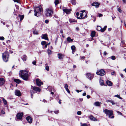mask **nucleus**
Listing matches in <instances>:
<instances>
[{
    "label": "nucleus",
    "mask_w": 126,
    "mask_h": 126,
    "mask_svg": "<svg viewBox=\"0 0 126 126\" xmlns=\"http://www.w3.org/2000/svg\"><path fill=\"white\" fill-rule=\"evenodd\" d=\"M34 15L38 17L41 15L43 13V9L41 5L35 8L34 9Z\"/></svg>",
    "instance_id": "f257e3e1"
},
{
    "label": "nucleus",
    "mask_w": 126,
    "mask_h": 126,
    "mask_svg": "<svg viewBox=\"0 0 126 126\" xmlns=\"http://www.w3.org/2000/svg\"><path fill=\"white\" fill-rule=\"evenodd\" d=\"M20 75L21 77L24 80H27L28 78V72L26 71L22 70L20 71Z\"/></svg>",
    "instance_id": "f03ea898"
},
{
    "label": "nucleus",
    "mask_w": 126,
    "mask_h": 126,
    "mask_svg": "<svg viewBox=\"0 0 126 126\" xmlns=\"http://www.w3.org/2000/svg\"><path fill=\"white\" fill-rule=\"evenodd\" d=\"M76 16L79 19H83L87 17V14L85 11H83L80 14L79 12H77L76 14Z\"/></svg>",
    "instance_id": "7ed1b4c3"
},
{
    "label": "nucleus",
    "mask_w": 126,
    "mask_h": 126,
    "mask_svg": "<svg viewBox=\"0 0 126 126\" xmlns=\"http://www.w3.org/2000/svg\"><path fill=\"white\" fill-rule=\"evenodd\" d=\"M53 14V10L51 8H47L45 11V14L47 16L51 17Z\"/></svg>",
    "instance_id": "20e7f679"
},
{
    "label": "nucleus",
    "mask_w": 126,
    "mask_h": 126,
    "mask_svg": "<svg viewBox=\"0 0 126 126\" xmlns=\"http://www.w3.org/2000/svg\"><path fill=\"white\" fill-rule=\"evenodd\" d=\"M9 56V53L7 51H5L2 54V58L4 62H6L8 61Z\"/></svg>",
    "instance_id": "39448f33"
},
{
    "label": "nucleus",
    "mask_w": 126,
    "mask_h": 126,
    "mask_svg": "<svg viewBox=\"0 0 126 126\" xmlns=\"http://www.w3.org/2000/svg\"><path fill=\"white\" fill-rule=\"evenodd\" d=\"M104 112L106 114L107 116H108L109 118H110L111 116L113 114V111L112 110H110L107 109H105Z\"/></svg>",
    "instance_id": "423d86ee"
},
{
    "label": "nucleus",
    "mask_w": 126,
    "mask_h": 126,
    "mask_svg": "<svg viewBox=\"0 0 126 126\" xmlns=\"http://www.w3.org/2000/svg\"><path fill=\"white\" fill-rule=\"evenodd\" d=\"M96 74L98 75L103 76L105 74V73L104 70L101 69L99 71H97Z\"/></svg>",
    "instance_id": "0eeeda50"
},
{
    "label": "nucleus",
    "mask_w": 126,
    "mask_h": 126,
    "mask_svg": "<svg viewBox=\"0 0 126 126\" xmlns=\"http://www.w3.org/2000/svg\"><path fill=\"white\" fill-rule=\"evenodd\" d=\"M36 82L37 85L39 86H40L42 84H43V82L41 80L39 79H36Z\"/></svg>",
    "instance_id": "6e6552de"
},
{
    "label": "nucleus",
    "mask_w": 126,
    "mask_h": 126,
    "mask_svg": "<svg viewBox=\"0 0 126 126\" xmlns=\"http://www.w3.org/2000/svg\"><path fill=\"white\" fill-rule=\"evenodd\" d=\"M23 115V114L22 113H17L16 116L17 119L18 120H20L22 119Z\"/></svg>",
    "instance_id": "1a4fd4ad"
},
{
    "label": "nucleus",
    "mask_w": 126,
    "mask_h": 126,
    "mask_svg": "<svg viewBox=\"0 0 126 126\" xmlns=\"http://www.w3.org/2000/svg\"><path fill=\"white\" fill-rule=\"evenodd\" d=\"M87 78L91 80L92 79L94 76V75L93 74H91L90 73H87L86 74Z\"/></svg>",
    "instance_id": "9d476101"
},
{
    "label": "nucleus",
    "mask_w": 126,
    "mask_h": 126,
    "mask_svg": "<svg viewBox=\"0 0 126 126\" xmlns=\"http://www.w3.org/2000/svg\"><path fill=\"white\" fill-rule=\"evenodd\" d=\"M15 95L18 96H20L21 95V93L20 91L18 90L15 91Z\"/></svg>",
    "instance_id": "9b49d317"
},
{
    "label": "nucleus",
    "mask_w": 126,
    "mask_h": 126,
    "mask_svg": "<svg viewBox=\"0 0 126 126\" xmlns=\"http://www.w3.org/2000/svg\"><path fill=\"white\" fill-rule=\"evenodd\" d=\"M100 4L98 2H95L92 4V5L93 6H95L96 8H98L99 5Z\"/></svg>",
    "instance_id": "f8f14e48"
},
{
    "label": "nucleus",
    "mask_w": 126,
    "mask_h": 126,
    "mask_svg": "<svg viewBox=\"0 0 126 126\" xmlns=\"http://www.w3.org/2000/svg\"><path fill=\"white\" fill-rule=\"evenodd\" d=\"M42 38L43 39L48 40V39L47 37V35L46 34H43L42 36Z\"/></svg>",
    "instance_id": "ddd939ff"
},
{
    "label": "nucleus",
    "mask_w": 126,
    "mask_h": 126,
    "mask_svg": "<svg viewBox=\"0 0 126 126\" xmlns=\"http://www.w3.org/2000/svg\"><path fill=\"white\" fill-rule=\"evenodd\" d=\"M64 12L66 14H68L70 13L71 10L69 9H64L63 10Z\"/></svg>",
    "instance_id": "4468645a"
},
{
    "label": "nucleus",
    "mask_w": 126,
    "mask_h": 126,
    "mask_svg": "<svg viewBox=\"0 0 126 126\" xmlns=\"http://www.w3.org/2000/svg\"><path fill=\"white\" fill-rule=\"evenodd\" d=\"M26 119L28 123L30 124L32 123V118L30 117L29 116H28L26 118Z\"/></svg>",
    "instance_id": "2eb2a0df"
},
{
    "label": "nucleus",
    "mask_w": 126,
    "mask_h": 126,
    "mask_svg": "<svg viewBox=\"0 0 126 126\" xmlns=\"http://www.w3.org/2000/svg\"><path fill=\"white\" fill-rule=\"evenodd\" d=\"M58 58L60 59H62L64 56V55L63 54L61 53H58Z\"/></svg>",
    "instance_id": "dca6fc26"
},
{
    "label": "nucleus",
    "mask_w": 126,
    "mask_h": 126,
    "mask_svg": "<svg viewBox=\"0 0 126 126\" xmlns=\"http://www.w3.org/2000/svg\"><path fill=\"white\" fill-rule=\"evenodd\" d=\"M2 100L4 104V106L7 107L8 106V104L7 101L4 98H2Z\"/></svg>",
    "instance_id": "f3484780"
},
{
    "label": "nucleus",
    "mask_w": 126,
    "mask_h": 126,
    "mask_svg": "<svg viewBox=\"0 0 126 126\" xmlns=\"http://www.w3.org/2000/svg\"><path fill=\"white\" fill-rule=\"evenodd\" d=\"M89 118L90 119L94 121H95L96 120L97 121V119L91 115L89 116Z\"/></svg>",
    "instance_id": "a211bd4d"
},
{
    "label": "nucleus",
    "mask_w": 126,
    "mask_h": 126,
    "mask_svg": "<svg viewBox=\"0 0 126 126\" xmlns=\"http://www.w3.org/2000/svg\"><path fill=\"white\" fill-rule=\"evenodd\" d=\"M33 90L36 91L40 92L41 91V89L38 87H33Z\"/></svg>",
    "instance_id": "6ab92c4d"
},
{
    "label": "nucleus",
    "mask_w": 126,
    "mask_h": 126,
    "mask_svg": "<svg viewBox=\"0 0 126 126\" xmlns=\"http://www.w3.org/2000/svg\"><path fill=\"white\" fill-rule=\"evenodd\" d=\"M106 83L109 86H111L113 85V83L112 82L109 80L107 81Z\"/></svg>",
    "instance_id": "aec40b11"
},
{
    "label": "nucleus",
    "mask_w": 126,
    "mask_h": 126,
    "mask_svg": "<svg viewBox=\"0 0 126 126\" xmlns=\"http://www.w3.org/2000/svg\"><path fill=\"white\" fill-rule=\"evenodd\" d=\"M101 104V103H100L98 101H97L96 102H95L94 104V105L95 106H99Z\"/></svg>",
    "instance_id": "412c9836"
},
{
    "label": "nucleus",
    "mask_w": 126,
    "mask_h": 126,
    "mask_svg": "<svg viewBox=\"0 0 126 126\" xmlns=\"http://www.w3.org/2000/svg\"><path fill=\"white\" fill-rule=\"evenodd\" d=\"M47 88L48 90L50 91H53L54 92L55 91L53 87H52L49 86Z\"/></svg>",
    "instance_id": "4be33fe9"
},
{
    "label": "nucleus",
    "mask_w": 126,
    "mask_h": 126,
    "mask_svg": "<svg viewBox=\"0 0 126 126\" xmlns=\"http://www.w3.org/2000/svg\"><path fill=\"white\" fill-rule=\"evenodd\" d=\"M71 48L72 50V53L73 54H74L75 51L76 49V47L74 46H71Z\"/></svg>",
    "instance_id": "5701e85b"
},
{
    "label": "nucleus",
    "mask_w": 126,
    "mask_h": 126,
    "mask_svg": "<svg viewBox=\"0 0 126 126\" xmlns=\"http://www.w3.org/2000/svg\"><path fill=\"white\" fill-rule=\"evenodd\" d=\"M95 34V32L94 31H92V32L91 34V37H92V39L93 40V37H94Z\"/></svg>",
    "instance_id": "b1692460"
},
{
    "label": "nucleus",
    "mask_w": 126,
    "mask_h": 126,
    "mask_svg": "<svg viewBox=\"0 0 126 126\" xmlns=\"http://www.w3.org/2000/svg\"><path fill=\"white\" fill-rule=\"evenodd\" d=\"M107 102H110L111 103L112 105H115L117 103L114 102L112 100H108L106 101Z\"/></svg>",
    "instance_id": "393cba45"
},
{
    "label": "nucleus",
    "mask_w": 126,
    "mask_h": 126,
    "mask_svg": "<svg viewBox=\"0 0 126 126\" xmlns=\"http://www.w3.org/2000/svg\"><path fill=\"white\" fill-rule=\"evenodd\" d=\"M4 82V79L3 78L0 79V85H3Z\"/></svg>",
    "instance_id": "a878e982"
},
{
    "label": "nucleus",
    "mask_w": 126,
    "mask_h": 126,
    "mask_svg": "<svg viewBox=\"0 0 126 126\" xmlns=\"http://www.w3.org/2000/svg\"><path fill=\"white\" fill-rule=\"evenodd\" d=\"M26 57H27V56H26V55H23L22 57V60L24 61H26V60L27 59Z\"/></svg>",
    "instance_id": "bb28decb"
},
{
    "label": "nucleus",
    "mask_w": 126,
    "mask_h": 126,
    "mask_svg": "<svg viewBox=\"0 0 126 126\" xmlns=\"http://www.w3.org/2000/svg\"><path fill=\"white\" fill-rule=\"evenodd\" d=\"M14 81L17 83H19L21 82L20 80L18 79H14Z\"/></svg>",
    "instance_id": "cd10ccee"
},
{
    "label": "nucleus",
    "mask_w": 126,
    "mask_h": 126,
    "mask_svg": "<svg viewBox=\"0 0 126 126\" xmlns=\"http://www.w3.org/2000/svg\"><path fill=\"white\" fill-rule=\"evenodd\" d=\"M99 81L100 83V84L101 85H104V83L103 81L101 79H100L99 80Z\"/></svg>",
    "instance_id": "c85d7f7f"
},
{
    "label": "nucleus",
    "mask_w": 126,
    "mask_h": 126,
    "mask_svg": "<svg viewBox=\"0 0 126 126\" xmlns=\"http://www.w3.org/2000/svg\"><path fill=\"white\" fill-rule=\"evenodd\" d=\"M97 30L98 31H101L102 32V28L100 26H98L97 27Z\"/></svg>",
    "instance_id": "c756f323"
},
{
    "label": "nucleus",
    "mask_w": 126,
    "mask_h": 126,
    "mask_svg": "<svg viewBox=\"0 0 126 126\" xmlns=\"http://www.w3.org/2000/svg\"><path fill=\"white\" fill-rule=\"evenodd\" d=\"M18 16L20 18V21H21L24 18V16L23 15H19Z\"/></svg>",
    "instance_id": "7c9ffc66"
},
{
    "label": "nucleus",
    "mask_w": 126,
    "mask_h": 126,
    "mask_svg": "<svg viewBox=\"0 0 126 126\" xmlns=\"http://www.w3.org/2000/svg\"><path fill=\"white\" fill-rule=\"evenodd\" d=\"M0 113H1L0 115L1 116H2V114H5V113L4 111L3 110H1L0 112Z\"/></svg>",
    "instance_id": "2f4dec72"
},
{
    "label": "nucleus",
    "mask_w": 126,
    "mask_h": 126,
    "mask_svg": "<svg viewBox=\"0 0 126 126\" xmlns=\"http://www.w3.org/2000/svg\"><path fill=\"white\" fill-rule=\"evenodd\" d=\"M67 40L69 42H72L73 41V39L69 37L67 38Z\"/></svg>",
    "instance_id": "473e14b6"
},
{
    "label": "nucleus",
    "mask_w": 126,
    "mask_h": 126,
    "mask_svg": "<svg viewBox=\"0 0 126 126\" xmlns=\"http://www.w3.org/2000/svg\"><path fill=\"white\" fill-rule=\"evenodd\" d=\"M45 69L46 70L48 71L49 70V67L47 64H46Z\"/></svg>",
    "instance_id": "72a5a7b5"
},
{
    "label": "nucleus",
    "mask_w": 126,
    "mask_h": 126,
    "mask_svg": "<svg viewBox=\"0 0 126 126\" xmlns=\"http://www.w3.org/2000/svg\"><path fill=\"white\" fill-rule=\"evenodd\" d=\"M114 96L115 97H117L118 98H119V99H122V98L120 96V95H115Z\"/></svg>",
    "instance_id": "f704fd0d"
},
{
    "label": "nucleus",
    "mask_w": 126,
    "mask_h": 126,
    "mask_svg": "<svg viewBox=\"0 0 126 126\" xmlns=\"http://www.w3.org/2000/svg\"><path fill=\"white\" fill-rule=\"evenodd\" d=\"M107 26H106L104 27V28L102 29V32H104L105 31L106 29V28H107Z\"/></svg>",
    "instance_id": "c9c22d12"
},
{
    "label": "nucleus",
    "mask_w": 126,
    "mask_h": 126,
    "mask_svg": "<svg viewBox=\"0 0 126 126\" xmlns=\"http://www.w3.org/2000/svg\"><path fill=\"white\" fill-rule=\"evenodd\" d=\"M47 52L48 53L49 55H50L51 54V51L49 50V49H48L47 50Z\"/></svg>",
    "instance_id": "e433bc0d"
},
{
    "label": "nucleus",
    "mask_w": 126,
    "mask_h": 126,
    "mask_svg": "<svg viewBox=\"0 0 126 126\" xmlns=\"http://www.w3.org/2000/svg\"><path fill=\"white\" fill-rule=\"evenodd\" d=\"M54 2L55 5H56L59 3V2L58 0H56Z\"/></svg>",
    "instance_id": "4c0bfd02"
},
{
    "label": "nucleus",
    "mask_w": 126,
    "mask_h": 126,
    "mask_svg": "<svg viewBox=\"0 0 126 126\" xmlns=\"http://www.w3.org/2000/svg\"><path fill=\"white\" fill-rule=\"evenodd\" d=\"M72 3L73 5H75L76 4V2L75 0H72Z\"/></svg>",
    "instance_id": "58836bf2"
},
{
    "label": "nucleus",
    "mask_w": 126,
    "mask_h": 126,
    "mask_svg": "<svg viewBox=\"0 0 126 126\" xmlns=\"http://www.w3.org/2000/svg\"><path fill=\"white\" fill-rule=\"evenodd\" d=\"M46 42L45 41H42L41 42V44L43 46L46 45Z\"/></svg>",
    "instance_id": "ea45409f"
},
{
    "label": "nucleus",
    "mask_w": 126,
    "mask_h": 126,
    "mask_svg": "<svg viewBox=\"0 0 126 126\" xmlns=\"http://www.w3.org/2000/svg\"><path fill=\"white\" fill-rule=\"evenodd\" d=\"M111 58L112 60H114L116 58L115 56H112L111 57Z\"/></svg>",
    "instance_id": "a19ab883"
},
{
    "label": "nucleus",
    "mask_w": 126,
    "mask_h": 126,
    "mask_svg": "<svg viewBox=\"0 0 126 126\" xmlns=\"http://www.w3.org/2000/svg\"><path fill=\"white\" fill-rule=\"evenodd\" d=\"M70 22H74L76 21V20L73 19H71L70 20Z\"/></svg>",
    "instance_id": "79ce46f5"
},
{
    "label": "nucleus",
    "mask_w": 126,
    "mask_h": 126,
    "mask_svg": "<svg viewBox=\"0 0 126 126\" xmlns=\"http://www.w3.org/2000/svg\"><path fill=\"white\" fill-rule=\"evenodd\" d=\"M66 90V91L69 94L70 93V92L68 88H65Z\"/></svg>",
    "instance_id": "37998d69"
},
{
    "label": "nucleus",
    "mask_w": 126,
    "mask_h": 126,
    "mask_svg": "<svg viewBox=\"0 0 126 126\" xmlns=\"http://www.w3.org/2000/svg\"><path fill=\"white\" fill-rule=\"evenodd\" d=\"M81 114V112L80 111H78L77 112V114L78 115H80Z\"/></svg>",
    "instance_id": "c03bdc74"
},
{
    "label": "nucleus",
    "mask_w": 126,
    "mask_h": 126,
    "mask_svg": "<svg viewBox=\"0 0 126 126\" xmlns=\"http://www.w3.org/2000/svg\"><path fill=\"white\" fill-rule=\"evenodd\" d=\"M64 87L65 88H67L68 87V86L67 84H65L64 85Z\"/></svg>",
    "instance_id": "a18cd8bd"
},
{
    "label": "nucleus",
    "mask_w": 126,
    "mask_h": 126,
    "mask_svg": "<svg viewBox=\"0 0 126 126\" xmlns=\"http://www.w3.org/2000/svg\"><path fill=\"white\" fill-rule=\"evenodd\" d=\"M33 33L34 34H35L37 35L38 34V32L37 31H34L33 32Z\"/></svg>",
    "instance_id": "49530a36"
},
{
    "label": "nucleus",
    "mask_w": 126,
    "mask_h": 126,
    "mask_svg": "<svg viewBox=\"0 0 126 126\" xmlns=\"http://www.w3.org/2000/svg\"><path fill=\"white\" fill-rule=\"evenodd\" d=\"M116 111L118 113V114H120L121 115H122V113L118 111Z\"/></svg>",
    "instance_id": "de8ad7c7"
},
{
    "label": "nucleus",
    "mask_w": 126,
    "mask_h": 126,
    "mask_svg": "<svg viewBox=\"0 0 126 126\" xmlns=\"http://www.w3.org/2000/svg\"><path fill=\"white\" fill-rule=\"evenodd\" d=\"M81 126H88V125L84 123V124H81Z\"/></svg>",
    "instance_id": "09e8293b"
},
{
    "label": "nucleus",
    "mask_w": 126,
    "mask_h": 126,
    "mask_svg": "<svg viewBox=\"0 0 126 126\" xmlns=\"http://www.w3.org/2000/svg\"><path fill=\"white\" fill-rule=\"evenodd\" d=\"M54 112L55 114H57L59 113V110H57L55 111H54Z\"/></svg>",
    "instance_id": "8fccbe9b"
},
{
    "label": "nucleus",
    "mask_w": 126,
    "mask_h": 126,
    "mask_svg": "<svg viewBox=\"0 0 126 126\" xmlns=\"http://www.w3.org/2000/svg\"><path fill=\"white\" fill-rule=\"evenodd\" d=\"M4 39V38L3 36L0 37V40H3Z\"/></svg>",
    "instance_id": "3c124183"
},
{
    "label": "nucleus",
    "mask_w": 126,
    "mask_h": 126,
    "mask_svg": "<svg viewBox=\"0 0 126 126\" xmlns=\"http://www.w3.org/2000/svg\"><path fill=\"white\" fill-rule=\"evenodd\" d=\"M31 93V98H32V94L33 93V91H32V90L30 91Z\"/></svg>",
    "instance_id": "603ef678"
},
{
    "label": "nucleus",
    "mask_w": 126,
    "mask_h": 126,
    "mask_svg": "<svg viewBox=\"0 0 126 126\" xmlns=\"http://www.w3.org/2000/svg\"><path fill=\"white\" fill-rule=\"evenodd\" d=\"M45 23H47L49 22V20H46L45 21Z\"/></svg>",
    "instance_id": "864d4df0"
},
{
    "label": "nucleus",
    "mask_w": 126,
    "mask_h": 126,
    "mask_svg": "<svg viewBox=\"0 0 126 126\" xmlns=\"http://www.w3.org/2000/svg\"><path fill=\"white\" fill-rule=\"evenodd\" d=\"M118 11L120 12H122V10L121 9L119 8H118Z\"/></svg>",
    "instance_id": "5fc2aeb1"
},
{
    "label": "nucleus",
    "mask_w": 126,
    "mask_h": 126,
    "mask_svg": "<svg viewBox=\"0 0 126 126\" xmlns=\"http://www.w3.org/2000/svg\"><path fill=\"white\" fill-rule=\"evenodd\" d=\"M36 62L35 61H33L32 62V63L33 64H34V65H36Z\"/></svg>",
    "instance_id": "6e6d98bb"
},
{
    "label": "nucleus",
    "mask_w": 126,
    "mask_h": 126,
    "mask_svg": "<svg viewBox=\"0 0 126 126\" xmlns=\"http://www.w3.org/2000/svg\"><path fill=\"white\" fill-rule=\"evenodd\" d=\"M98 16L99 17H100L102 16H103V15L100 14H99Z\"/></svg>",
    "instance_id": "4d7b16f0"
},
{
    "label": "nucleus",
    "mask_w": 126,
    "mask_h": 126,
    "mask_svg": "<svg viewBox=\"0 0 126 126\" xmlns=\"http://www.w3.org/2000/svg\"><path fill=\"white\" fill-rule=\"evenodd\" d=\"M13 0L15 2H18L19 0Z\"/></svg>",
    "instance_id": "13d9d810"
},
{
    "label": "nucleus",
    "mask_w": 126,
    "mask_h": 126,
    "mask_svg": "<svg viewBox=\"0 0 126 126\" xmlns=\"http://www.w3.org/2000/svg\"><path fill=\"white\" fill-rule=\"evenodd\" d=\"M86 95V93H83L82 95L83 96H85Z\"/></svg>",
    "instance_id": "bf43d9fd"
},
{
    "label": "nucleus",
    "mask_w": 126,
    "mask_h": 126,
    "mask_svg": "<svg viewBox=\"0 0 126 126\" xmlns=\"http://www.w3.org/2000/svg\"><path fill=\"white\" fill-rule=\"evenodd\" d=\"M120 75L122 78H123V75L122 74H120Z\"/></svg>",
    "instance_id": "052dcab7"
},
{
    "label": "nucleus",
    "mask_w": 126,
    "mask_h": 126,
    "mask_svg": "<svg viewBox=\"0 0 126 126\" xmlns=\"http://www.w3.org/2000/svg\"><path fill=\"white\" fill-rule=\"evenodd\" d=\"M103 54L104 55H106L107 54V53L105 51L104 52Z\"/></svg>",
    "instance_id": "680f3d73"
},
{
    "label": "nucleus",
    "mask_w": 126,
    "mask_h": 126,
    "mask_svg": "<svg viewBox=\"0 0 126 126\" xmlns=\"http://www.w3.org/2000/svg\"><path fill=\"white\" fill-rule=\"evenodd\" d=\"M87 97L88 99L90 97V96L89 95H87Z\"/></svg>",
    "instance_id": "e2e57ef3"
},
{
    "label": "nucleus",
    "mask_w": 126,
    "mask_h": 126,
    "mask_svg": "<svg viewBox=\"0 0 126 126\" xmlns=\"http://www.w3.org/2000/svg\"><path fill=\"white\" fill-rule=\"evenodd\" d=\"M76 91H77V92L78 93H79V92H81L82 91V90H80V91H79L78 90H76Z\"/></svg>",
    "instance_id": "0e129e2a"
},
{
    "label": "nucleus",
    "mask_w": 126,
    "mask_h": 126,
    "mask_svg": "<svg viewBox=\"0 0 126 126\" xmlns=\"http://www.w3.org/2000/svg\"><path fill=\"white\" fill-rule=\"evenodd\" d=\"M43 102H47V101L45 99H44L43 100Z\"/></svg>",
    "instance_id": "69168bd1"
},
{
    "label": "nucleus",
    "mask_w": 126,
    "mask_h": 126,
    "mask_svg": "<svg viewBox=\"0 0 126 126\" xmlns=\"http://www.w3.org/2000/svg\"><path fill=\"white\" fill-rule=\"evenodd\" d=\"M123 2L125 3H126V0H122Z\"/></svg>",
    "instance_id": "338daca9"
},
{
    "label": "nucleus",
    "mask_w": 126,
    "mask_h": 126,
    "mask_svg": "<svg viewBox=\"0 0 126 126\" xmlns=\"http://www.w3.org/2000/svg\"><path fill=\"white\" fill-rule=\"evenodd\" d=\"M85 58V57L84 56L82 57H81V60H82L83 59H84Z\"/></svg>",
    "instance_id": "774afa93"
}]
</instances>
